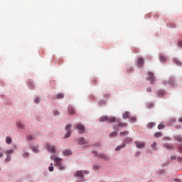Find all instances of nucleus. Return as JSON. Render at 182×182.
Returning <instances> with one entry per match:
<instances>
[{"instance_id":"obj_22","label":"nucleus","mask_w":182,"mask_h":182,"mask_svg":"<svg viewBox=\"0 0 182 182\" xmlns=\"http://www.w3.org/2000/svg\"><path fill=\"white\" fill-rule=\"evenodd\" d=\"M166 127V125L164 124L161 123L158 125L159 130H162V129H164Z\"/></svg>"},{"instance_id":"obj_13","label":"nucleus","mask_w":182,"mask_h":182,"mask_svg":"<svg viewBox=\"0 0 182 182\" xmlns=\"http://www.w3.org/2000/svg\"><path fill=\"white\" fill-rule=\"evenodd\" d=\"M68 114H75V109L73 107L70 105L68 107Z\"/></svg>"},{"instance_id":"obj_26","label":"nucleus","mask_w":182,"mask_h":182,"mask_svg":"<svg viewBox=\"0 0 182 182\" xmlns=\"http://www.w3.org/2000/svg\"><path fill=\"white\" fill-rule=\"evenodd\" d=\"M117 136V132H113L109 134V137H116Z\"/></svg>"},{"instance_id":"obj_37","label":"nucleus","mask_w":182,"mask_h":182,"mask_svg":"<svg viewBox=\"0 0 182 182\" xmlns=\"http://www.w3.org/2000/svg\"><path fill=\"white\" fill-rule=\"evenodd\" d=\"M158 95L159 96H163V95H164V90H159V92H158Z\"/></svg>"},{"instance_id":"obj_24","label":"nucleus","mask_w":182,"mask_h":182,"mask_svg":"<svg viewBox=\"0 0 182 182\" xmlns=\"http://www.w3.org/2000/svg\"><path fill=\"white\" fill-rule=\"evenodd\" d=\"M126 126H127V123L119 122V124H118L119 127H126Z\"/></svg>"},{"instance_id":"obj_51","label":"nucleus","mask_w":182,"mask_h":182,"mask_svg":"<svg viewBox=\"0 0 182 182\" xmlns=\"http://www.w3.org/2000/svg\"><path fill=\"white\" fill-rule=\"evenodd\" d=\"M175 181H176V182H181V181L180 180V179H175Z\"/></svg>"},{"instance_id":"obj_30","label":"nucleus","mask_w":182,"mask_h":182,"mask_svg":"<svg viewBox=\"0 0 182 182\" xmlns=\"http://www.w3.org/2000/svg\"><path fill=\"white\" fill-rule=\"evenodd\" d=\"M147 107L148 109H151V107H154V104H153V102H150L147 104Z\"/></svg>"},{"instance_id":"obj_40","label":"nucleus","mask_w":182,"mask_h":182,"mask_svg":"<svg viewBox=\"0 0 182 182\" xmlns=\"http://www.w3.org/2000/svg\"><path fill=\"white\" fill-rule=\"evenodd\" d=\"M32 151H33V153H38V148L33 147V148L32 149Z\"/></svg>"},{"instance_id":"obj_27","label":"nucleus","mask_w":182,"mask_h":182,"mask_svg":"<svg viewBox=\"0 0 182 182\" xmlns=\"http://www.w3.org/2000/svg\"><path fill=\"white\" fill-rule=\"evenodd\" d=\"M164 147H165L166 149H168V150H170V149H173V145H170V144H166L164 145Z\"/></svg>"},{"instance_id":"obj_23","label":"nucleus","mask_w":182,"mask_h":182,"mask_svg":"<svg viewBox=\"0 0 182 182\" xmlns=\"http://www.w3.org/2000/svg\"><path fill=\"white\" fill-rule=\"evenodd\" d=\"M154 126H156V124H154V122H150L147 124V127L149 129H151L152 127H154Z\"/></svg>"},{"instance_id":"obj_20","label":"nucleus","mask_w":182,"mask_h":182,"mask_svg":"<svg viewBox=\"0 0 182 182\" xmlns=\"http://www.w3.org/2000/svg\"><path fill=\"white\" fill-rule=\"evenodd\" d=\"M168 85H171V86H174L176 85V82L174 81V79L171 78L168 82Z\"/></svg>"},{"instance_id":"obj_56","label":"nucleus","mask_w":182,"mask_h":182,"mask_svg":"<svg viewBox=\"0 0 182 182\" xmlns=\"http://www.w3.org/2000/svg\"><path fill=\"white\" fill-rule=\"evenodd\" d=\"M166 140H171V139L169 137H167Z\"/></svg>"},{"instance_id":"obj_29","label":"nucleus","mask_w":182,"mask_h":182,"mask_svg":"<svg viewBox=\"0 0 182 182\" xmlns=\"http://www.w3.org/2000/svg\"><path fill=\"white\" fill-rule=\"evenodd\" d=\"M160 60L162 62V63H164V62H166V57L164 55H161Z\"/></svg>"},{"instance_id":"obj_21","label":"nucleus","mask_w":182,"mask_h":182,"mask_svg":"<svg viewBox=\"0 0 182 182\" xmlns=\"http://www.w3.org/2000/svg\"><path fill=\"white\" fill-rule=\"evenodd\" d=\"M129 112H125L122 115L123 119H129Z\"/></svg>"},{"instance_id":"obj_8","label":"nucleus","mask_w":182,"mask_h":182,"mask_svg":"<svg viewBox=\"0 0 182 182\" xmlns=\"http://www.w3.org/2000/svg\"><path fill=\"white\" fill-rule=\"evenodd\" d=\"M134 143L137 149H144L146 147V144L143 141H136Z\"/></svg>"},{"instance_id":"obj_57","label":"nucleus","mask_w":182,"mask_h":182,"mask_svg":"<svg viewBox=\"0 0 182 182\" xmlns=\"http://www.w3.org/2000/svg\"><path fill=\"white\" fill-rule=\"evenodd\" d=\"M0 171H1V168H0Z\"/></svg>"},{"instance_id":"obj_38","label":"nucleus","mask_w":182,"mask_h":182,"mask_svg":"<svg viewBox=\"0 0 182 182\" xmlns=\"http://www.w3.org/2000/svg\"><path fill=\"white\" fill-rule=\"evenodd\" d=\"M7 154H12L14 153V149H9L6 151Z\"/></svg>"},{"instance_id":"obj_3","label":"nucleus","mask_w":182,"mask_h":182,"mask_svg":"<svg viewBox=\"0 0 182 182\" xmlns=\"http://www.w3.org/2000/svg\"><path fill=\"white\" fill-rule=\"evenodd\" d=\"M83 174H89V171H77L75 173V177H79L80 178H83Z\"/></svg>"},{"instance_id":"obj_53","label":"nucleus","mask_w":182,"mask_h":182,"mask_svg":"<svg viewBox=\"0 0 182 182\" xmlns=\"http://www.w3.org/2000/svg\"><path fill=\"white\" fill-rule=\"evenodd\" d=\"M141 152H136V156H140Z\"/></svg>"},{"instance_id":"obj_46","label":"nucleus","mask_w":182,"mask_h":182,"mask_svg":"<svg viewBox=\"0 0 182 182\" xmlns=\"http://www.w3.org/2000/svg\"><path fill=\"white\" fill-rule=\"evenodd\" d=\"M146 92H151V89L150 87H147L146 88Z\"/></svg>"},{"instance_id":"obj_49","label":"nucleus","mask_w":182,"mask_h":182,"mask_svg":"<svg viewBox=\"0 0 182 182\" xmlns=\"http://www.w3.org/2000/svg\"><path fill=\"white\" fill-rule=\"evenodd\" d=\"M131 120H132V122H136V119L134 117L131 118Z\"/></svg>"},{"instance_id":"obj_45","label":"nucleus","mask_w":182,"mask_h":182,"mask_svg":"<svg viewBox=\"0 0 182 182\" xmlns=\"http://www.w3.org/2000/svg\"><path fill=\"white\" fill-rule=\"evenodd\" d=\"M175 129H181V126L180 125H176Z\"/></svg>"},{"instance_id":"obj_2","label":"nucleus","mask_w":182,"mask_h":182,"mask_svg":"<svg viewBox=\"0 0 182 182\" xmlns=\"http://www.w3.org/2000/svg\"><path fill=\"white\" fill-rule=\"evenodd\" d=\"M100 122H108V123H114V122H116V118L115 117L109 118L106 116H104L100 118Z\"/></svg>"},{"instance_id":"obj_39","label":"nucleus","mask_w":182,"mask_h":182,"mask_svg":"<svg viewBox=\"0 0 182 182\" xmlns=\"http://www.w3.org/2000/svg\"><path fill=\"white\" fill-rule=\"evenodd\" d=\"M17 126H18V127H19V129H23V125L21 123H18Z\"/></svg>"},{"instance_id":"obj_11","label":"nucleus","mask_w":182,"mask_h":182,"mask_svg":"<svg viewBox=\"0 0 182 182\" xmlns=\"http://www.w3.org/2000/svg\"><path fill=\"white\" fill-rule=\"evenodd\" d=\"M173 140H176V141H178V143H182V137L180 135L173 136Z\"/></svg>"},{"instance_id":"obj_15","label":"nucleus","mask_w":182,"mask_h":182,"mask_svg":"<svg viewBox=\"0 0 182 182\" xmlns=\"http://www.w3.org/2000/svg\"><path fill=\"white\" fill-rule=\"evenodd\" d=\"M126 147V144H124L122 145H119L117 147L115 148V151H119V150H122V149H124Z\"/></svg>"},{"instance_id":"obj_4","label":"nucleus","mask_w":182,"mask_h":182,"mask_svg":"<svg viewBox=\"0 0 182 182\" xmlns=\"http://www.w3.org/2000/svg\"><path fill=\"white\" fill-rule=\"evenodd\" d=\"M72 127V124H68L66 127H65V131L67 132V133L65 135V139H68L69 137H70V135L72 134V132H70V129Z\"/></svg>"},{"instance_id":"obj_28","label":"nucleus","mask_w":182,"mask_h":182,"mask_svg":"<svg viewBox=\"0 0 182 182\" xmlns=\"http://www.w3.org/2000/svg\"><path fill=\"white\" fill-rule=\"evenodd\" d=\"M64 96L63 93H58L57 95V99H63Z\"/></svg>"},{"instance_id":"obj_7","label":"nucleus","mask_w":182,"mask_h":182,"mask_svg":"<svg viewBox=\"0 0 182 182\" xmlns=\"http://www.w3.org/2000/svg\"><path fill=\"white\" fill-rule=\"evenodd\" d=\"M46 149L48 151H50V153H53V154H55V152L56 151V149L55 148V146H51L49 143H47Z\"/></svg>"},{"instance_id":"obj_19","label":"nucleus","mask_w":182,"mask_h":182,"mask_svg":"<svg viewBox=\"0 0 182 182\" xmlns=\"http://www.w3.org/2000/svg\"><path fill=\"white\" fill-rule=\"evenodd\" d=\"M6 143L7 144H11V143H12V138H11V136H7L6 138Z\"/></svg>"},{"instance_id":"obj_25","label":"nucleus","mask_w":182,"mask_h":182,"mask_svg":"<svg viewBox=\"0 0 182 182\" xmlns=\"http://www.w3.org/2000/svg\"><path fill=\"white\" fill-rule=\"evenodd\" d=\"M151 147L152 150H156V147H157V142L154 141L151 145Z\"/></svg>"},{"instance_id":"obj_5","label":"nucleus","mask_w":182,"mask_h":182,"mask_svg":"<svg viewBox=\"0 0 182 182\" xmlns=\"http://www.w3.org/2000/svg\"><path fill=\"white\" fill-rule=\"evenodd\" d=\"M50 159L55 161L54 166L58 167V166H60V163L62 162V159L59 157H55L54 156H50Z\"/></svg>"},{"instance_id":"obj_1","label":"nucleus","mask_w":182,"mask_h":182,"mask_svg":"<svg viewBox=\"0 0 182 182\" xmlns=\"http://www.w3.org/2000/svg\"><path fill=\"white\" fill-rule=\"evenodd\" d=\"M77 144H80V146H85V147L86 148L90 147V146L87 145V143H89V141L85 139V138L83 137H81L77 139Z\"/></svg>"},{"instance_id":"obj_14","label":"nucleus","mask_w":182,"mask_h":182,"mask_svg":"<svg viewBox=\"0 0 182 182\" xmlns=\"http://www.w3.org/2000/svg\"><path fill=\"white\" fill-rule=\"evenodd\" d=\"M64 156H70L72 154V151L70 149H65L63 151Z\"/></svg>"},{"instance_id":"obj_18","label":"nucleus","mask_w":182,"mask_h":182,"mask_svg":"<svg viewBox=\"0 0 182 182\" xmlns=\"http://www.w3.org/2000/svg\"><path fill=\"white\" fill-rule=\"evenodd\" d=\"M173 62L177 66H181L182 63L177 58H173Z\"/></svg>"},{"instance_id":"obj_9","label":"nucleus","mask_w":182,"mask_h":182,"mask_svg":"<svg viewBox=\"0 0 182 182\" xmlns=\"http://www.w3.org/2000/svg\"><path fill=\"white\" fill-rule=\"evenodd\" d=\"M154 74L153 73H148V80L151 81V85H154Z\"/></svg>"},{"instance_id":"obj_47","label":"nucleus","mask_w":182,"mask_h":182,"mask_svg":"<svg viewBox=\"0 0 182 182\" xmlns=\"http://www.w3.org/2000/svg\"><path fill=\"white\" fill-rule=\"evenodd\" d=\"M178 46H181V48H182V41L178 42Z\"/></svg>"},{"instance_id":"obj_44","label":"nucleus","mask_w":182,"mask_h":182,"mask_svg":"<svg viewBox=\"0 0 182 182\" xmlns=\"http://www.w3.org/2000/svg\"><path fill=\"white\" fill-rule=\"evenodd\" d=\"M54 116H59V112L58 111H55Z\"/></svg>"},{"instance_id":"obj_35","label":"nucleus","mask_w":182,"mask_h":182,"mask_svg":"<svg viewBox=\"0 0 182 182\" xmlns=\"http://www.w3.org/2000/svg\"><path fill=\"white\" fill-rule=\"evenodd\" d=\"M11 156L9 154H7V156L5 160L6 161H11Z\"/></svg>"},{"instance_id":"obj_16","label":"nucleus","mask_w":182,"mask_h":182,"mask_svg":"<svg viewBox=\"0 0 182 182\" xmlns=\"http://www.w3.org/2000/svg\"><path fill=\"white\" fill-rule=\"evenodd\" d=\"M162 136H163V133L160 132H156L154 134V137H156V139H159V137H162Z\"/></svg>"},{"instance_id":"obj_52","label":"nucleus","mask_w":182,"mask_h":182,"mask_svg":"<svg viewBox=\"0 0 182 182\" xmlns=\"http://www.w3.org/2000/svg\"><path fill=\"white\" fill-rule=\"evenodd\" d=\"M25 156H26L28 157L29 156V154L28 152H26Z\"/></svg>"},{"instance_id":"obj_36","label":"nucleus","mask_w":182,"mask_h":182,"mask_svg":"<svg viewBox=\"0 0 182 182\" xmlns=\"http://www.w3.org/2000/svg\"><path fill=\"white\" fill-rule=\"evenodd\" d=\"M93 168H94V170H99L100 168V166L94 165Z\"/></svg>"},{"instance_id":"obj_34","label":"nucleus","mask_w":182,"mask_h":182,"mask_svg":"<svg viewBox=\"0 0 182 182\" xmlns=\"http://www.w3.org/2000/svg\"><path fill=\"white\" fill-rule=\"evenodd\" d=\"M48 170L49 171H53V164H50Z\"/></svg>"},{"instance_id":"obj_48","label":"nucleus","mask_w":182,"mask_h":182,"mask_svg":"<svg viewBox=\"0 0 182 182\" xmlns=\"http://www.w3.org/2000/svg\"><path fill=\"white\" fill-rule=\"evenodd\" d=\"M171 122H172V123H176V119H172L171 120Z\"/></svg>"},{"instance_id":"obj_43","label":"nucleus","mask_w":182,"mask_h":182,"mask_svg":"<svg viewBox=\"0 0 182 182\" xmlns=\"http://www.w3.org/2000/svg\"><path fill=\"white\" fill-rule=\"evenodd\" d=\"M59 166V170H64L65 169V166H61V165H60V166Z\"/></svg>"},{"instance_id":"obj_54","label":"nucleus","mask_w":182,"mask_h":182,"mask_svg":"<svg viewBox=\"0 0 182 182\" xmlns=\"http://www.w3.org/2000/svg\"><path fill=\"white\" fill-rule=\"evenodd\" d=\"M178 160H179L180 161H182V158L181 157L178 158Z\"/></svg>"},{"instance_id":"obj_41","label":"nucleus","mask_w":182,"mask_h":182,"mask_svg":"<svg viewBox=\"0 0 182 182\" xmlns=\"http://www.w3.org/2000/svg\"><path fill=\"white\" fill-rule=\"evenodd\" d=\"M28 140H33V136L29 135L27 138Z\"/></svg>"},{"instance_id":"obj_33","label":"nucleus","mask_w":182,"mask_h":182,"mask_svg":"<svg viewBox=\"0 0 182 182\" xmlns=\"http://www.w3.org/2000/svg\"><path fill=\"white\" fill-rule=\"evenodd\" d=\"M177 149L179 151V153H182V144L178 145Z\"/></svg>"},{"instance_id":"obj_42","label":"nucleus","mask_w":182,"mask_h":182,"mask_svg":"<svg viewBox=\"0 0 182 182\" xmlns=\"http://www.w3.org/2000/svg\"><path fill=\"white\" fill-rule=\"evenodd\" d=\"M92 154H94V156H96L97 157V156H99V154H97V151H92Z\"/></svg>"},{"instance_id":"obj_6","label":"nucleus","mask_w":182,"mask_h":182,"mask_svg":"<svg viewBox=\"0 0 182 182\" xmlns=\"http://www.w3.org/2000/svg\"><path fill=\"white\" fill-rule=\"evenodd\" d=\"M76 129L79 130L80 134H83L85 133V125L79 123L76 126Z\"/></svg>"},{"instance_id":"obj_50","label":"nucleus","mask_w":182,"mask_h":182,"mask_svg":"<svg viewBox=\"0 0 182 182\" xmlns=\"http://www.w3.org/2000/svg\"><path fill=\"white\" fill-rule=\"evenodd\" d=\"M1 157H4V154H2V152H0V159Z\"/></svg>"},{"instance_id":"obj_55","label":"nucleus","mask_w":182,"mask_h":182,"mask_svg":"<svg viewBox=\"0 0 182 182\" xmlns=\"http://www.w3.org/2000/svg\"><path fill=\"white\" fill-rule=\"evenodd\" d=\"M92 83H96V80H92Z\"/></svg>"},{"instance_id":"obj_32","label":"nucleus","mask_w":182,"mask_h":182,"mask_svg":"<svg viewBox=\"0 0 182 182\" xmlns=\"http://www.w3.org/2000/svg\"><path fill=\"white\" fill-rule=\"evenodd\" d=\"M34 102L36 105H38L39 104V102H41V100L39 99V97H36Z\"/></svg>"},{"instance_id":"obj_12","label":"nucleus","mask_w":182,"mask_h":182,"mask_svg":"<svg viewBox=\"0 0 182 182\" xmlns=\"http://www.w3.org/2000/svg\"><path fill=\"white\" fill-rule=\"evenodd\" d=\"M98 159H103L104 160H107L109 159V156L107 155L99 154L97 155Z\"/></svg>"},{"instance_id":"obj_10","label":"nucleus","mask_w":182,"mask_h":182,"mask_svg":"<svg viewBox=\"0 0 182 182\" xmlns=\"http://www.w3.org/2000/svg\"><path fill=\"white\" fill-rule=\"evenodd\" d=\"M137 63H138L139 68H141V66L144 65V59H143V58L141 57L138 58Z\"/></svg>"},{"instance_id":"obj_17","label":"nucleus","mask_w":182,"mask_h":182,"mask_svg":"<svg viewBox=\"0 0 182 182\" xmlns=\"http://www.w3.org/2000/svg\"><path fill=\"white\" fill-rule=\"evenodd\" d=\"M128 134V131H123L120 132L119 136H121V137H124V136H127Z\"/></svg>"},{"instance_id":"obj_31","label":"nucleus","mask_w":182,"mask_h":182,"mask_svg":"<svg viewBox=\"0 0 182 182\" xmlns=\"http://www.w3.org/2000/svg\"><path fill=\"white\" fill-rule=\"evenodd\" d=\"M132 141V139L130 137H127L124 140V141H126V143H130V141Z\"/></svg>"}]
</instances>
